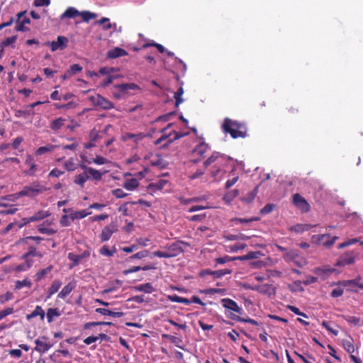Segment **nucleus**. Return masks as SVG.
<instances>
[{"label":"nucleus","instance_id":"1","mask_svg":"<svg viewBox=\"0 0 363 363\" xmlns=\"http://www.w3.org/2000/svg\"><path fill=\"white\" fill-rule=\"evenodd\" d=\"M232 160L219 152H213L203 163L213 181L219 182L226 173V168L228 167Z\"/></svg>","mask_w":363,"mask_h":363},{"label":"nucleus","instance_id":"2","mask_svg":"<svg viewBox=\"0 0 363 363\" xmlns=\"http://www.w3.org/2000/svg\"><path fill=\"white\" fill-rule=\"evenodd\" d=\"M222 130L225 133H229L234 139L244 138L247 135V128L245 123L228 118H225L222 124Z\"/></svg>","mask_w":363,"mask_h":363},{"label":"nucleus","instance_id":"3","mask_svg":"<svg viewBox=\"0 0 363 363\" xmlns=\"http://www.w3.org/2000/svg\"><path fill=\"white\" fill-rule=\"evenodd\" d=\"M182 245L189 246L187 242L184 241H176L172 243H168L163 247L166 251L157 250L152 252V255L160 258H171L180 255L184 252Z\"/></svg>","mask_w":363,"mask_h":363},{"label":"nucleus","instance_id":"4","mask_svg":"<svg viewBox=\"0 0 363 363\" xmlns=\"http://www.w3.org/2000/svg\"><path fill=\"white\" fill-rule=\"evenodd\" d=\"M48 190V188L36 181L30 185L25 186L21 191L17 193V195L18 197L28 196L33 199Z\"/></svg>","mask_w":363,"mask_h":363},{"label":"nucleus","instance_id":"5","mask_svg":"<svg viewBox=\"0 0 363 363\" xmlns=\"http://www.w3.org/2000/svg\"><path fill=\"white\" fill-rule=\"evenodd\" d=\"M172 123H169L165 128L161 130V133H162V135L160 138L155 140V145H160L163 140H167V143L164 145V146H167L174 140H178L187 135V133H181L175 130H172L169 133H167L168 129L170 127H172Z\"/></svg>","mask_w":363,"mask_h":363},{"label":"nucleus","instance_id":"6","mask_svg":"<svg viewBox=\"0 0 363 363\" xmlns=\"http://www.w3.org/2000/svg\"><path fill=\"white\" fill-rule=\"evenodd\" d=\"M359 256V252L356 250L347 251L337 259L336 265L338 267H345L352 264Z\"/></svg>","mask_w":363,"mask_h":363},{"label":"nucleus","instance_id":"7","mask_svg":"<svg viewBox=\"0 0 363 363\" xmlns=\"http://www.w3.org/2000/svg\"><path fill=\"white\" fill-rule=\"evenodd\" d=\"M338 238L337 236L331 237L330 234L313 235L311 240L316 244L321 245L326 247H331Z\"/></svg>","mask_w":363,"mask_h":363},{"label":"nucleus","instance_id":"8","mask_svg":"<svg viewBox=\"0 0 363 363\" xmlns=\"http://www.w3.org/2000/svg\"><path fill=\"white\" fill-rule=\"evenodd\" d=\"M113 88L118 90V91L113 92V96L116 99H120L122 95L127 93L128 90L140 89L139 86L135 83L116 84L113 86Z\"/></svg>","mask_w":363,"mask_h":363},{"label":"nucleus","instance_id":"9","mask_svg":"<svg viewBox=\"0 0 363 363\" xmlns=\"http://www.w3.org/2000/svg\"><path fill=\"white\" fill-rule=\"evenodd\" d=\"M293 204L302 213H308L311 211L309 203L301 194L296 193L292 197Z\"/></svg>","mask_w":363,"mask_h":363},{"label":"nucleus","instance_id":"10","mask_svg":"<svg viewBox=\"0 0 363 363\" xmlns=\"http://www.w3.org/2000/svg\"><path fill=\"white\" fill-rule=\"evenodd\" d=\"M246 289H249L253 291H256L260 294L267 295L269 296L275 295L276 294V288L269 284H264L262 285H257L254 286H245Z\"/></svg>","mask_w":363,"mask_h":363},{"label":"nucleus","instance_id":"11","mask_svg":"<svg viewBox=\"0 0 363 363\" xmlns=\"http://www.w3.org/2000/svg\"><path fill=\"white\" fill-rule=\"evenodd\" d=\"M67 43H68L67 38L62 36V35H59L57 38L56 41H52V42L48 41V42H46L45 43V45L49 46L50 48V50L52 52H55L57 50H62L65 49L67 46Z\"/></svg>","mask_w":363,"mask_h":363},{"label":"nucleus","instance_id":"12","mask_svg":"<svg viewBox=\"0 0 363 363\" xmlns=\"http://www.w3.org/2000/svg\"><path fill=\"white\" fill-rule=\"evenodd\" d=\"M102 174H103L99 172V177L97 178H94L88 172H83V173L75 176L74 182L76 184L79 185L81 187H84L85 182L89 179L100 181L102 178Z\"/></svg>","mask_w":363,"mask_h":363},{"label":"nucleus","instance_id":"13","mask_svg":"<svg viewBox=\"0 0 363 363\" xmlns=\"http://www.w3.org/2000/svg\"><path fill=\"white\" fill-rule=\"evenodd\" d=\"M210 150V146L205 142H201L193 150V154L198 155L199 158L193 160L194 163L199 162L201 159L204 158L206 153Z\"/></svg>","mask_w":363,"mask_h":363},{"label":"nucleus","instance_id":"14","mask_svg":"<svg viewBox=\"0 0 363 363\" xmlns=\"http://www.w3.org/2000/svg\"><path fill=\"white\" fill-rule=\"evenodd\" d=\"M352 342L353 341L351 338L345 339L342 340V346L344 349L350 354V357L352 362L354 363H362L359 358L352 354L354 352V346Z\"/></svg>","mask_w":363,"mask_h":363},{"label":"nucleus","instance_id":"15","mask_svg":"<svg viewBox=\"0 0 363 363\" xmlns=\"http://www.w3.org/2000/svg\"><path fill=\"white\" fill-rule=\"evenodd\" d=\"M47 340L48 337L45 336H42L36 339L35 340V343L36 344L35 350L40 353H45L48 351L52 347V344L47 342Z\"/></svg>","mask_w":363,"mask_h":363},{"label":"nucleus","instance_id":"16","mask_svg":"<svg viewBox=\"0 0 363 363\" xmlns=\"http://www.w3.org/2000/svg\"><path fill=\"white\" fill-rule=\"evenodd\" d=\"M50 215V213L48 211H39L37 213H35L33 216L23 218V224L21 225L19 227L21 228L23 225H26L27 223H29L30 222H36L40 221L47 217H48Z\"/></svg>","mask_w":363,"mask_h":363},{"label":"nucleus","instance_id":"17","mask_svg":"<svg viewBox=\"0 0 363 363\" xmlns=\"http://www.w3.org/2000/svg\"><path fill=\"white\" fill-rule=\"evenodd\" d=\"M223 306L230 311H234L238 314H241L242 309L238 306V304L233 300L225 298L221 299Z\"/></svg>","mask_w":363,"mask_h":363},{"label":"nucleus","instance_id":"18","mask_svg":"<svg viewBox=\"0 0 363 363\" xmlns=\"http://www.w3.org/2000/svg\"><path fill=\"white\" fill-rule=\"evenodd\" d=\"M62 211L65 213H70V219L72 221H74L76 219H82L91 213V211H88L85 209L74 211L71 208H64Z\"/></svg>","mask_w":363,"mask_h":363},{"label":"nucleus","instance_id":"19","mask_svg":"<svg viewBox=\"0 0 363 363\" xmlns=\"http://www.w3.org/2000/svg\"><path fill=\"white\" fill-rule=\"evenodd\" d=\"M89 256H90V252L88 250H85L81 255H75L72 252L69 253L67 257L70 261H72L73 262L72 264L70 266V268H72L76 265H78L79 264V262H81V260H82L83 259L87 258Z\"/></svg>","mask_w":363,"mask_h":363},{"label":"nucleus","instance_id":"20","mask_svg":"<svg viewBox=\"0 0 363 363\" xmlns=\"http://www.w3.org/2000/svg\"><path fill=\"white\" fill-rule=\"evenodd\" d=\"M25 164L29 166V169L25 172L26 174L29 176L35 175L38 169V166L35 164V161L31 155H27Z\"/></svg>","mask_w":363,"mask_h":363},{"label":"nucleus","instance_id":"21","mask_svg":"<svg viewBox=\"0 0 363 363\" xmlns=\"http://www.w3.org/2000/svg\"><path fill=\"white\" fill-rule=\"evenodd\" d=\"M115 231H116L115 225L111 224L105 226L102 229V231L100 235L101 242L108 241Z\"/></svg>","mask_w":363,"mask_h":363},{"label":"nucleus","instance_id":"22","mask_svg":"<svg viewBox=\"0 0 363 363\" xmlns=\"http://www.w3.org/2000/svg\"><path fill=\"white\" fill-rule=\"evenodd\" d=\"M90 140L88 143L84 144V147L85 149H90L96 146V142L101 138V136L99 135V132L95 129L91 130L89 133Z\"/></svg>","mask_w":363,"mask_h":363},{"label":"nucleus","instance_id":"23","mask_svg":"<svg viewBox=\"0 0 363 363\" xmlns=\"http://www.w3.org/2000/svg\"><path fill=\"white\" fill-rule=\"evenodd\" d=\"M66 119L62 117L57 118L50 122L49 128L53 132L59 131L65 125L66 122Z\"/></svg>","mask_w":363,"mask_h":363},{"label":"nucleus","instance_id":"24","mask_svg":"<svg viewBox=\"0 0 363 363\" xmlns=\"http://www.w3.org/2000/svg\"><path fill=\"white\" fill-rule=\"evenodd\" d=\"M128 52L125 50L116 47L113 49H111L107 52V57L110 59H116L119 57L126 56Z\"/></svg>","mask_w":363,"mask_h":363},{"label":"nucleus","instance_id":"25","mask_svg":"<svg viewBox=\"0 0 363 363\" xmlns=\"http://www.w3.org/2000/svg\"><path fill=\"white\" fill-rule=\"evenodd\" d=\"M97 106L105 110H109L114 107L112 102L99 94H98L97 98Z\"/></svg>","mask_w":363,"mask_h":363},{"label":"nucleus","instance_id":"26","mask_svg":"<svg viewBox=\"0 0 363 363\" xmlns=\"http://www.w3.org/2000/svg\"><path fill=\"white\" fill-rule=\"evenodd\" d=\"M133 289L135 291H143L147 294H151L155 291L151 283H145L143 284L133 286Z\"/></svg>","mask_w":363,"mask_h":363},{"label":"nucleus","instance_id":"27","mask_svg":"<svg viewBox=\"0 0 363 363\" xmlns=\"http://www.w3.org/2000/svg\"><path fill=\"white\" fill-rule=\"evenodd\" d=\"M40 316V320H43L44 318H45V311H43V309L42 308L41 306H37L35 309L31 312V313L30 314H28L26 315V319L28 320H31L32 318L36 317V316Z\"/></svg>","mask_w":363,"mask_h":363},{"label":"nucleus","instance_id":"28","mask_svg":"<svg viewBox=\"0 0 363 363\" xmlns=\"http://www.w3.org/2000/svg\"><path fill=\"white\" fill-rule=\"evenodd\" d=\"M57 147V145H55L52 144H50V143L47 144L45 146H41V147H38L35 150V155L36 156H40L45 153L51 152L54 151Z\"/></svg>","mask_w":363,"mask_h":363},{"label":"nucleus","instance_id":"29","mask_svg":"<svg viewBox=\"0 0 363 363\" xmlns=\"http://www.w3.org/2000/svg\"><path fill=\"white\" fill-rule=\"evenodd\" d=\"M96 312L104 315H110L115 318H121L124 315L123 312H113L109 309L103 308H96Z\"/></svg>","mask_w":363,"mask_h":363},{"label":"nucleus","instance_id":"30","mask_svg":"<svg viewBox=\"0 0 363 363\" xmlns=\"http://www.w3.org/2000/svg\"><path fill=\"white\" fill-rule=\"evenodd\" d=\"M61 286H62L61 281H60L58 279L54 280L52 281L51 286L48 289L47 298H50L53 294L57 293L59 291Z\"/></svg>","mask_w":363,"mask_h":363},{"label":"nucleus","instance_id":"31","mask_svg":"<svg viewBox=\"0 0 363 363\" xmlns=\"http://www.w3.org/2000/svg\"><path fill=\"white\" fill-rule=\"evenodd\" d=\"M145 136H146L145 134L143 133H140L138 134L126 133L123 135V140H127L133 139L134 141L137 143L138 142L144 139L145 138Z\"/></svg>","mask_w":363,"mask_h":363},{"label":"nucleus","instance_id":"32","mask_svg":"<svg viewBox=\"0 0 363 363\" xmlns=\"http://www.w3.org/2000/svg\"><path fill=\"white\" fill-rule=\"evenodd\" d=\"M26 13V11H21L17 14V26L15 28V30L16 31H28L29 28L26 27L25 24H23V23L21 22V18Z\"/></svg>","mask_w":363,"mask_h":363},{"label":"nucleus","instance_id":"33","mask_svg":"<svg viewBox=\"0 0 363 363\" xmlns=\"http://www.w3.org/2000/svg\"><path fill=\"white\" fill-rule=\"evenodd\" d=\"M138 186L139 182L135 178L126 179L123 185V186L128 191H133L137 189Z\"/></svg>","mask_w":363,"mask_h":363},{"label":"nucleus","instance_id":"34","mask_svg":"<svg viewBox=\"0 0 363 363\" xmlns=\"http://www.w3.org/2000/svg\"><path fill=\"white\" fill-rule=\"evenodd\" d=\"M150 162L152 166L158 167L160 169H164L166 167L165 161L160 155H156L155 157L150 160Z\"/></svg>","mask_w":363,"mask_h":363},{"label":"nucleus","instance_id":"35","mask_svg":"<svg viewBox=\"0 0 363 363\" xmlns=\"http://www.w3.org/2000/svg\"><path fill=\"white\" fill-rule=\"evenodd\" d=\"M260 255H261L260 252H258V251H256V252L250 251V252H249L247 254H246L245 255L239 256L238 257H235L233 259H238V260H241V261L250 260V259H254L259 258Z\"/></svg>","mask_w":363,"mask_h":363},{"label":"nucleus","instance_id":"36","mask_svg":"<svg viewBox=\"0 0 363 363\" xmlns=\"http://www.w3.org/2000/svg\"><path fill=\"white\" fill-rule=\"evenodd\" d=\"M75 285L72 283H69L65 285L60 292L58 294L57 297L60 298H65L67 296H68L72 291L74 289Z\"/></svg>","mask_w":363,"mask_h":363},{"label":"nucleus","instance_id":"37","mask_svg":"<svg viewBox=\"0 0 363 363\" xmlns=\"http://www.w3.org/2000/svg\"><path fill=\"white\" fill-rule=\"evenodd\" d=\"M61 315V312L57 308H48L47 311V320L49 323L53 321L55 317H59Z\"/></svg>","mask_w":363,"mask_h":363},{"label":"nucleus","instance_id":"38","mask_svg":"<svg viewBox=\"0 0 363 363\" xmlns=\"http://www.w3.org/2000/svg\"><path fill=\"white\" fill-rule=\"evenodd\" d=\"M77 16H79V11H77L74 7H69L66 9V11L62 14L61 19H64L65 18H74Z\"/></svg>","mask_w":363,"mask_h":363},{"label":"nucleus","instance_id":"39","mask_svg":"<svg viewBox=\"0 0 363 363\" xmlns=\"http://www.w3.org/2000/svg\"><path fill=\"white\" fill-rule=\"evenodd\" d=\"M99 25L103 26V29L104 30H107L111 28H116V23H111L110 20L108 18L103 17L99 21L96 22Z\"/></svg>","mask_w":363,"mask_h":363},{"label":"nucleus","instance_id":"40","mask_svg":"<svg viewBox=\"0 0 363 363\" xmlns=\"http://www.w3.org/2000/svg\"><path fill=\"white\" fill-rule=\"evenodd\" d=\"M167 184V181L165 179H160L157 181L156 182H153L149 184L148 189L153 190V191H157V190H162L165 185Z\"/></svg>","mask_w":363,"mask_h":363},{"label":"nucleus","instance_id":"41","mask_svg":"<svg viewBox=\"0 0 363 363\" xmlns=\"http://www.w3.org/2000/svg\"><path fill=\"white\" fill-rule=\"evenodd\" d=\"M314 226L315 225H312L310 224H297L291 227V230L294 232L300 233L304 231H308Z\"/></svg>","mask_w":363,"mask_h":363},{"label":"nucleus","instance_id":"42","mask_svg":"<svg viewBox=\"0 0 363 363\" xmlns=\"http://www.w3.org/2000/svg\"><path fill=\"white\" fill-rule=\"evenodd\" d=\"M229 317L231 319L239 321V322L248 323H250V324H252V325H257V326L259 325V323L257 320L250 318H241L237 315H231Z\"/></svg>","mask_w":363,"mask_h":363},{"label":"nucleus","instance_id":"43","mask_svg":"<svg viewBox=\"0 0 363 363\" xmlns=\"http://www.w3.org/2000/svg\"><path fill=\"white\" fill-rule=\"evenodd\" d=\"M52 265H50L48 267L38 272L35 275V281H40L45 275L49 274L52 270Z\"/></svg>","mask_w":363,"mask_h":363},{"label":"nucleus","instance_id":"44","mask_svg":"<svg viewBox=\"0 0 363 363\" xmlns=\"http://www.w3.org/2000/svg\"><path fill=\"white\" fill-rule=\"evenodd\" d=\"M238 194L239 191L237 189L230 191L223 196V201L225 203H230Z\"/></svg>","mask_w":363,"mask_h":363},{"label":"nucleus","instance_id":"45","mask_svg":"<svg viewBox=\"0 0 363 363\" xmlns=\"http://www.w3.org/2000/svg\"><path fill=\"white\" fill-rule=\"evenodd\" d=\"M257 192L258 186L255 187L252 191L248 192L247 194L242 199V200L245 203H250L255 199Z\"/></svg>","mask_w":363,"mask_h":363},{"label":"nucleus","instance_id":"46","mask_svg":"<svg viewBox=\"0 0 363 363\" xmlns=\"http://www.w3.org/2000/svg\"><path fill=\"white\" fill-rule=\"evenodd\" d=\"M79 16H81L82 20L84 22H88L91 19L96 18L97 17V14L95 13H92L88 11H84L82 12H79Z\"/></svg>","mask_w":363,"mask_h":363},{"label":"nucleus","instance_id":"47","mask_svg":"<svg viewBox=\"0 0 363 363\" xmlns=\"http://www.w3.org/2000/svg\"><path fill=\"white\" fill-rule=\"evenodd\" d=\"M79 167L84 170V172H88L91 175H92L94 178H97L99 176V171L97 169H95L92 167H87L84 164H80Z\"/></svg>","mask_w":363,"mask_h":363},{"label":"nucleus","instance_id":"48","mask_svg":"<svg viewBox=\"0 0 363 363\" xmlns=\"http://www.w3.org/2000/svg\"><path fill=\"white\" fill-rule=\"evenodd\" d=\"M183 94L184 89L182 86H180L174 93V98L175 99V106L177 107H178L183 102V99L182 98Z\"/></svg>","mask_w":363,"mask_h":363},{"label":"nucleus","instance_id":"49","mask_svg":"<svg viewBox=\"0 0 363 363\" xmlns=\"http://www.w3.org/2000/svg\"><path fill=\"white\" fill-rule=\"evenodd\" d=\"M65 169L68 172H73L77 169L76 164L74 163V158L70 157L64 163Z\"/></svg>","mask_w":363,"mask_h":363},{"label":"nucleus","instance_id":"50","mask_svg":"<svg viewBox=\"0 0 363 363\" xmlns=\"http://www.w3.org/2000/svg\"><path fill=\"white\" fill-rule=\"evenodd\" d=\"M231 273V269H224L211 272V275H213L216 278H220L226 274H230Z\"/></svg>","mask_w":363,"mask_h":363},{"label":"nucleus","instance_id":"51","mask_svg":"<svg viewBox=\"0 0 363 363\" xmlns=\"http://www.w3.org/2000/svg\"><path fill=\"white\" fill-rule=\"evenodd\" d=\"M298 257V253L297 250H290L286 252L284 255V259L286 261H295Z\"/></svg>","mask_w":363,"mask_h":363},{"label":"nucleus","instance_id":"52","mask_svg":"<svg viewBox=\"0 0 363 363\" xmlns=\"http://www.w3.org/2000/svg\"><path fill=\"white\" fill-rule=\"evenodd\" d=\"M38 230L41 233L47 235H53L57 233V230L53 228L45 227L44 223L38 226Z\"/></svg>","mask_w":363,"mask_h":363},{"label":"nucleus","instance_id":"53","mask_svg":"<svg viewBox=\"0 0 363 363\" xmlns=\"http://www.w3.org/2000/svg\"><path fill=\"white\" fill-rule=\"evenodd\" d=\"M32 285L31 281L28 279H24L22 281L18 280L16 281L15 289L19 290L23 286L30 287Z\"/></svg>","mask_w":363,"mask_h":363},{"label":"nucleus","instance_id":"54","mask_svg":"<svg viewBox=\"0 0 363 363\" xmlns=\"http://www.w3.org/2000/svg\"><path fill=\"white\" fill-rule=\"evenodd\" d=\"M206 294H220L222 295L226 294V289H217V288H211L206 289L203 291Z\"/></svg>","mask_w":363,"mask_h":363},{"label":"nucleus","instance_id":"55","mask_svg":"<svg viewBox=\"0 0 363 363\" xmlns=\"http://www.w3.org/2000/svg\"><path fill=\"white\" fill-rule=\"evenodd\" d=\"M18 208L15 205H10L4 210H0V215H13L17 211Z\"/></svg>","mask_w":363,"mask_h":363},{"label":"nucleus","instance_id":"56","mask_svg":"<svg viewBox=\"0 0 363 363\" xmlns=\"http://www.w3.org/2000/svg\"><path fill=\"white\" fill-rule=\"evenodd\" d=\"M342 317L350 324H352L355 326L359 324L360 318L358 317L352 315H343Z\"/></svg>","mask_w":363,"mask_h":363},{"label":"nucleus","instance_id":"57","mask_svg":"<svg viewBox=\"0 0 363 363\" xmlns=\"http://www.w3.org/2000/svg\"><path fill=\"white\" fill-rule=\"evenodd\" d=\"M13 298V294L11 291H7L4 294L0 295V303L4 304L5 303L12 300Z\"/></svg>","mask_w":363,"mask_h":363},{"label":"nucleus","instance_id":"58","mask_svg":"<svg viewBox=\"0 0 363 363\" xmlns=\"http://www.w3.org/2000/svg\"><path fill=\"white\" fill-rule=\"evenodd\" d=\"M334 272V269L332 268H316L315 270V273L318 275H328L332 274Z\"/></svg>","mask_w":363,"mask_h":363},{"label":"nucleus","instance_id":"59","mask_svg":"<svg viewBox=\"0 0 363 363\" xmlns=\"http://www.w3.org/2000/svg\"><path fill=\"white\" fill-rule=\"evenodd\" d=\"M148 255H149V251L147 250H145L140 251V252L131 255L129 257V259L130 260H133L134 259H142V258L147 257Z\"/></svg>","mask_w":363,"mask_h":363},{"label":"nucleus","instance_id":"60","mask_svg":"<svg viewBox=\"0 0 363 363\" xmlns=\"http://www.w3.org/2000/svg\"><path fill=\"white\" fill-rule=\"evenodd\" d=\"M14 308L13 307H7L0 311V320L6 318V316L13 314Z\"/></svg>","mask_w":363,"mask_h":363},{"label":"nucleus","instance_id":"61","mask_svg":"<svg viewBox=\"0 0 363 363\" xmlns=\"http://www.w3.org/2000/svg\"><path fill=\"white\" fill-rule=\"evenodd\" d=\"M99 253L104 256L112 257L114 255V251H111L107 245H103L99 250Z\"/></svg>","mask_w":363,"mask_h":363},{"label":"nucleus","instance_id":"62","mask_svg":"<svg viewBox=\"0 0 363 363\" xmlns=\"http://www.w3.org/2000/svg\"><path fill=\"white\" fill-rule=\"evenodd\" d=\"M275 207V205L273 203H267L265 205L261 210L260 213L262 215H267L272 212Z\"/></svg>","mask_w":363,"mask_h":363},{"label":"nucleus","instance_id":"63","mask_svg":"<svg viewBox=\"0 0 363 363\" xmlns=\"http://www.w3.org/2000/svg\"><path fill=\"white\" fill-rule=\"evenodd\" d=\"M71 219H70V213L69 215H63L60 220V223L62 226H64V227H67V226H69L70 224H71Z\"/></svg>","mask_w":363,"mask_h":363},{"label":"nucleus","instance_id":"64","mask_svg":"<svg viewBox=\"0 0 363 363\" xmlns=\"http://www.w3.org/2000/svg\"><path fill=\"white\" fill-rule=\"evenodd\" d=\"M82 70V67L80 66L79 64H74L72 65L68 69L69 72L71 74L72 76L74 75L77 72H79Z\"/></svg>","mask_w":363,"mask_h":363}]
</instances>
